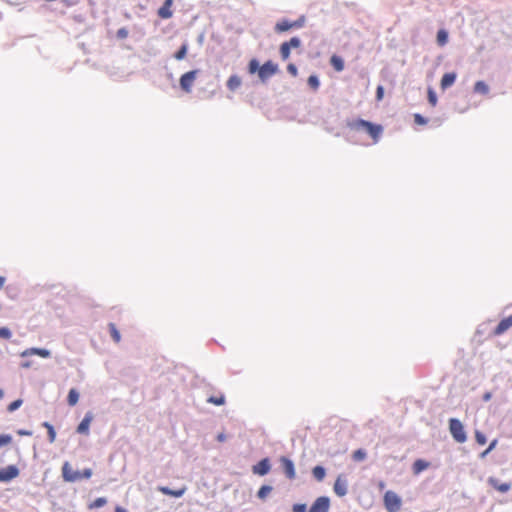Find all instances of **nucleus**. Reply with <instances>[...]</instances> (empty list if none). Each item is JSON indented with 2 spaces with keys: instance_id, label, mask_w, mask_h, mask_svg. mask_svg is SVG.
Listing matches in <instances>:
<instances>
[{
  "instance_id": "obj_1",
  "label": "nucleus",
  "mask_w": 512,
  "mask_h": 512,
  "mask_svg": "<svg viewBox=\"0 0 512 512\" xmlns=\"http://www.w3.org/2000/svg\"><path fill=\"white\" fill-rule=\"evenodd\" d=\"M350 130L355 132L365 131L377 143L382 135L383 127L380 124H375L363 119H354L347 122Z\"/></svg>"
},
{
  "instance_id": "obj_2",
  "label": "nucleus",
  "mask_w": 512,
  "mask_h": 512,
  "mask_svg": "<svg viewBox=\"0 0 512 512\" xmlns=\"http://www.w3.org/2000/svg\"><path fill=\"white\" fill-rule=\"evenodd\" d=\"M449 430L456 442L464 443L467 440L464 426L460 420L451 418L449 420Z\"/></svg>"
},
{
  "instance_id": "obj_3",
  "label": "nucleus",
  "mask_w": 512,
  "mask_h": 512,
  "mask_svg": "<svg viewBox=\"0 0 512 512\" xmlns=\"http://www.w3.org/2000/svg\"><path fill=\"white\" fill-rule=\"evenodd\" d=\"M68 469H69V463H64L63 467H62V473H63V478L66 480V481H69V482H74V481H77V480H80V479H89L91 476H92V470L90 468H86L82 471H76V472H73L72 474H68Z\"/></svg>"
},
{
  "instance_id": "obj_4",
  "label": "nucleus",
  "mask_w": 512,
  "mask_h": 512,
  "mask_svg": "<svg viewBox=\"0 0 512 512\" xmlns=\"http://www.w3.org/2000/svg\"><path fill=\"white\" fill-rule=\"evenodd\" d=\"M304 23H305V18L304 16L300 17L299 19L295 20V21H290V20H287V19H282L280 21H278L275 25V31L277 33H283V32H286L290 29H298V28H301L304 26Z\"/></svg>"
},
{
  "instance_id": "obj_5",
  "label": "nucleus",
  "mask_w": 512,
  "mask_h": 512,
  "mask_svg": "<svg viewBox=\"0 0 512 512\" xmlns=\"http://www.w3.org/2000/svg\"><path fill=\"white\" fill-rule=\"evenodd\" d=\"M384 505L388 512H398L401 509V499L393 491H387L384 495Z\"/></svg>"
},
{
  "instance_id": "obj_6",
  "label": "nucleus",
  "mask_w": 512,
  "mask_h": 512,
  "mask_svg": "<svg viewBox=\"0 0 512 512\" xmlns=\"http://www.w3.org/2000/svg\"><path fill=\"white\" fill-rule=\"evenodd\" d=\"M197 74H198V70H191V71L184 73L180 77V80H179L180 87L184 92L190 93L192 91V87L196 80Z\"/></svg>"
},
{
  "instance_id": "obj_7",
  "label": "nucleus",
  "mask_w": 512,
  "mask_h": 512,
  "mask_svg": "<svg viewBox=\"0 0 512 512\" xmlns=\"http://www.w3.org/2000/svg\"><path fill=\"white\" fill-rule=\"evenodd\" d=\"M300 46L301 40L298 37H292L289 41L283 42L279 50L282 60H287L290 57L291 48H298Z\"/></svg>"
},
{
  "instance_id": "obj_8",
  "label": "nucleus",
  "mask_w": 512,
  "mask_h": 512,
  "mask_svg": "<svg viewBox=\"0 0 512 512\" xmlns=\"http://www.w3.org/2000/svg\"><path fill=\"white\" fill-rule=\"evenodd\" d=\"M277 70L278 66L276 64H274L272 61H267L259 68L258 76L262 81H265L269 77L276 74Z\"/></svg>"
},
{
  "instance_id": "obj_9",
  "label": "nucleus",
  "mask_w": 512,
  "mask_h": 512,
  "mask_svg": "<svg viewBox=\"0 0 512 512\" xmlns=\"http://www.w3.org/2000/svg\"><path fill=\"white\" fill-rule=\"evenodd\" d=\"M19 469L14 465H9L6 468L0 469V482H9L18 477Z\"/></svg>"
},
{
  "instance_id": "obj_10",
  "label": "nucleus",
  "mask_w": 512,
  "mask_h": 512,
  "mask_svg": "<svg viewBox=\"0 0 512 512\" xmlns=\"http://www.w3.org/2000/svg\"><path fill=\"white\" fill-rule=\"evenodd\" d=\"M329 507V498L322 496L314 501L308 512H328Z\"/></svg>"
},
{
  "instance_id": "obj_11",
  "label": "nucleus",
  "mask_w": 512,
  "mask_h": 512,
  "mask_svg": "<svg viewBox=\"0 0 512 512\" xmlns=\"http://www.w3.org/2000/svg\"><path fill=\"white\" fill-rule=\"evenodd\" d=\"M347 479L343 475H339L334 483L333 490L339 497H343L347 494Z\"/></svg>"
},
{
  "instance_id": "obj_12",
  "label": "nucleus",
  "mask_w": 512,
  "mask_h": 512,
  "mask_svg": "<svg viewBox=\"0 0 512 512\" xmlns=\"http://www.w3.org/2000/svg\"><path fill=\"white\" fill-rule=\"evenodd\" d=\"M512 327V314L502 319L499 324L494 328L492 334L494 336H500L508 331Z\"/></svg>"
},
{
  "instance_id": "obj_13",
  "label": "nucleus",
  "mask_w": 512,
  "mask_h": 512,
  "mask_svg": "<svg viewBox=\"0 0 512 512\" xmlns=\"http://www.w3.org/2000/svg\"><path fill=\"white\" fill-rule=\"evenodd\" d=\"M92 420H93V414L91 412H87L85 414L84 418L82 419V421L77 426V429H76L77 433L83 434V435H88L90 424H91Z\"/></svg>"
},
{
  "instance_id": "obj_14",
  "label": "nucleus",
  "mask_w": 512,
  "mask_h": 512,
  "mask_svg": "<svg viewBox=\"0 0 512 512\" xmlns=\"http://www.w3.org/2000/svg\"><path fill=\"white\" fill-rule=\"evenodd\" d=\"M280 461L282 464V469H283L285 475L287 476V478H289L291 480L294 479L296 476V473H295V467H294L293 462L286 457H282Z\"/></svg>"
},
{
  "instance_id": "obj_15",
  "label": "nucleus",
  "mask_w": 512,
  "mask_h": 512,
  "mask_svg": "<svg viewBox=\"0 0 512 512\" xmlns=\"http://www.w3.org/2000/svg\"><path fill=\"white\" fill-rule=\"evenodd\" d=\"M173 0H165L164 4L158 9L157 14L161 19H169L173 15Z\"/></svg>"
},
{
  "instance_id": "obj_16",
  "label": "nucleus",
  "mask_w": 512,
  "mask_h": 512,
  "mask_svg": "<svg viewBox=\"0 0 512 512\" xmlns=\"http://www.w3.org/2000/svg\"><path fill=\"white\" fill-rule=\"evenodd\" d=\"M252 471L257 475H266L270 471V462L268 458H264L253 466Z\"/></svg>"
},
{
  "instance_id": "obj_17",
  "label": "nucleus",
  "mask_w": 512,
  "mask_h": 512,
  "mask_svg": "<svg viewBox=\"0 0 512 512\" xmlns=\"http://www.w3.org/2000/svg\"><path fill=\"white\" fill-rule=\"evenodd\" d=\"M20 355H21V357L38 355L42 358H48V357H50L51 353L49 350L44 349V348H28V349L24 350Z\"/></svg>"
},
{
  "instance_id": "obj_18",
  "label": "nucleus",
  "mask_w": 512,
  "mask_h": 512,
  "mask_svg": "<svg viewBox=\"0 0 512 512\" xmlns=\"http://www.w3.org/2000/svg\"><path fill=\"white\" fill-rule=\"evenodd\" d=\"M488 483L497 491L501 493H506L510 490L511 484L510 483H500L498 479L490 477L488 479Z\"/></svg>"
},
{
  "instance_id": "obj_19",
  "label": "nucleus",
  "mask_w": 512,
  "mask_h": 512,
  "mask_svg": "<svg viewBox=\"0 0 512 512\" xmlns=\"http://www.w3.org/2000/svg\"><path fill=\"white\" fill-rule=\"evenodd\" d=\"M158 491L161 492L162 494L164 495H168V496H172V497H181L184 495V493L186 492V487L183 486L182 488L178 489V490H172L166 486H159L158 487Z\"/></svg>"
},
{
  "instance_id": "obj_20",
  "label": "nucleus",
  "mask_w": 512,
  "mask_h": 512,
  "mask_svg": "<svg viewBox=\"0 0 512 512\" xmlns=\"http://www.w3.org/2000/svg\"><path fill=\"white\" fill-rule=\"evenodd\" d=\"M456 73H445L441 79L440 86L443 90L452 86L456 80Z\"/></svg>"
},
{
  "instance_id": "obj_21",
  "label": "nucleus",
  "mask_w": 512,
  "mask_h": 512,
  "mask_svg": "<svg viewBox=\"0 0 512 512\" xmlns=\"http://www.w3.org/2000/svg\"><path fill=\"white\" fill-rule=\"evenodd\" d=\"M242 84V80L238 75H231L227 80V88L230 91H236Z\"/></svg>"
},
{
  "instance_id": "obj_22",
  "label": "nucleus",
  "mask_w": 512,
  "mask_h": 512,
  "mask_svg": "<svg viewBox=\"0 0 512 512\" xmlns=\"http://www.w3.org/2000/svg\"><path fill=\"white\" fill-rule=\"evenodd\" d=\"M330 64L334 68L335 71L341 72L344 69V61L338 55H332L330 58Z\"/></svg>"
},
{
  "instance_id": "obj_23",
  "label": "nucleus",
  "mask_w": 512,
  "mask_h": 512,
  "mask_svg": "<svg viewBox=\"0 0 512 512\" xmlns=\"http://www.w3.org/2000/svg\"><path fill=\"white\" fill-rule=\"evenodd\" d=\"M429 467V463L425 460L418 459L413 463L412 469L414 474H419Z\"/></svg>"
},
{
  "instance_id": "obj_24",
  "label": "nucleus",
  "mask_w": 512,
  "mask_h": 512,
  "mask_svg": "<svg viewBox=\"0 0 512 512\" xmlns=\"http://www.w3.org/2000/svg\"><path fill=\"white\" fill-rule=\"evenodd\" d=\"M474 92L482 95H487L489 93V86L484 81H477L474 84Z\"/></svg>"
},
{
  "instance_id": "obj_25",
  "label": "nucleus",
  "mask_w": 512,
  "mask_h": 512,
  "mask_svg": "<svg viewBox=\"0 0 512 512\" xmlns=\"http://www.w3.org/2000/svg\"><path fill=\"white\" fill-rule=\"evenodd\" d=\"M436 40H437V44L439 46H441V47L445 46L448 42V32L444 29H440L437 32Z\"/></svg>"
},
{
  "instance_id": "obj_26",
  "label": "nucleus",
  "mask_w": 512,
  "mask_h": 512,
  "mask_svg": "<svg viewBox=\"0 0 512 512\" xmlns=\"http://www.w3.org/2000/svg\"><path fill=\"white\" fill-rule=\"evenodd\" d=\"M79 400V393L76 389L72 388L69 390L68 396H67V402L69 406H75L78 403Z\"/></svg>"
},
{
  "instance_id": "obj_27",
  "label": "nucleus",
  "mask_w": 512,
  "mask_h": 512,
  "mask_svg": "<svg viewBox=\"0 0 512 512\" xmlns=\"http://www.w3.org/2000/svg\"><path fill=\"white\" fill-rule=\"evenodd\" d=\"M43 427H45L47 429V434H48V440L50 443H54L55 440H56V432L54 430V427L48 423V422H44L42 424Z\"/></svg>"
},
{
  "instance_id": "obj_28",
  "label": "nucleus",
  "mask_w": 512,
  "mask_h": 512,
  "mask_svg": "<svg viewBox=\"0 0 512 512\" xmlns=\"http://www.w3.org/2000/svg\"><path fill=\"white\" fill-rule=\"evenodd\" d=\"M108 327H109V331H110V335H111L112 339L116 343H119L121 340V335H120V332L118 331L116 325L114 323H109Z\"/></svg>"
},
{
  "instance_id": "obj_29",
  "label": "nucleus",
  "mask_w": 512,
  "mask_h": 512,
  "mask_svg": "<svg viewBox=\"0 0 512 512\" xmlns=\"http://www.w3.org/2000/svg\"><path fill=\"white\" fill-rule=\"evenodd\" d=\"M312 474L317 481H322L325 477V469L322 466H315Z\"/></svg>"
},
{
  "instance_id": "obj_30",
  "label": "nucleus",
  "mask_w": 512,
  "mask_h": 512,
  "mask_svg": "<svg viewBox=\"0 0 512 512\" xmlns=\"http://www.w3.org/2000/svg\"><path fill=\"white\" fill-rule=\"evenodd\" d=\"M187 51H188V45L186 43H184L180 47V49L174 54V58L178 61L183 60L187 55Z\"/></svg>"
},
{
  "instance_id": "obj_31",
  "label": "nucleus",
  "mask_w": 512,
  "mask_h": 512,
  "mask_svg": "<svg viewBox=\"0 0 512 512\" xmlns=\"http://www.w3.org/2000/svg\"><path fill=\"white\" fill-rule=\"evenodd\" d=\"M271 491H272V487H271V486L263 485V486L258 490L257 496H258L260 499H265V498L270 494V492H271Z\"/></svg>"
},
{
  "instance_id": "obj_32",
  "label": "nucleus",
  "mask_w": 512,
  "mask_h": 512,
  "mask_svg": "<svg viewBox=\"0 0 512 512\" xmlns=\"http://www.w3.org/2000/svg\"><path fill=\"white\" fill-rule=\"evenodd\" d=\"M106 503H107L106 498L99 497V498L95 499L92 503L89 504V508L90 509L100 508V507H103L104 505H106Z\"/></svg>"
},
{
  "instance_id": "obj_33",
  "label": "nucleus",
  "mask_w": 512,
  "mask_h": 512,
  "mask_svg": "<svg viewBox=\"0 0 512 512\" xmlns=\"http://www.w3.org/2000/svg\"><path fill=\"white\" fill-rule=\"evenodd\" d=\"M308 85L314 90H318L319 86H320V82H319V79L316 75H311L308 77Z\"/></svg>"
},
{
  "instance_id": "obj_34",
  "label": "nucleus",
  "mask_w": 512,
  "mask_h": 512,
  "mask_svg": "<svg viewBox=\"0 0 512 512\" xmlns=\"http://www.w3.org/2000/svg\"><path fill=\"white\" fill-rule=\"evenodd\" d=\"M208 402L212 403L214 405L220 406L225 403V397H224V395L211 396L208 398Z\"/></svg>"
},
{
  "instance_id": "obj_35",
  "label": "nucleus",
  "mask_w": 512,
  "mask_h": 512,
  "mask_svg": "<svg viewBox=\"0 0 512 512\" xmlns=\"http://www.w3.org/2000/svg\"><path fill=\"white\" fill-rule=\"evenodd\" d=\"M259 63L256 59H252L250 62H249V65H248V70H249V73L250 74H254L255 72H258L259 73Z\"/></svg>"
},
{
  "instance_id": "obj_36",
  "label": "nucleus",
  "mask_w": 512,
  "mask_h": 512,
  "mask_svg": "<svg viewBox=\"0 0 512 512\" xmlns=\"http://www.w3.org/2000/svg\"><path fill=\"white\" fill-rule=\"evenodd\" d=\"M366 458V452L362 449H358L353 453V459L355 461H362Z\"/></svg>"
},
{
  "instance_id": "obj_37",
  "label": "nucleus",
  "mask_w": 512,
  "mask_h": 512,
  "mask_svg": "<svg viewBox=\"0 0 512 512\" xmlns=\"http://www.w3.org/2000/svg\"><path fill=\"white\" fill-rule=\"evenodd\" d=\"M428 101L433 107L437 105L436 93L431 88L428 89Z\"/></svg>"
},
{
  "instance_id": "obj_38",
  "label": "nucleus",
  "mask_w": 512,
  "mask_h": 512,
  "mask_svg": "<svg viewBox=\"0 0 512 512\" xmlns=\"http://www.w3.org/2000/svg\"><path fill=\"white\" fill-rule=\"evenodd\" d=\"M475 439L479 445H484L487 441L486 436L480 431L475 432Z\"/></svg>"
},
{
  "instance_id": "obj_39",
  "label": "nucleus",
  "mask_w": 512,
  "mask_h": 512,
  "mask_svg": "<svg viewBox=\"0 0 512 512\" xmlns=\"http://www.w3.org/2000/svg\"><path fill=\"white\" fill-rule=\"evenodd\" d=\"M22 405V400L21 399H17L13 402H11L9 405H8V411L9 412H13L15 410H17L20 406Z\"/></svg>"
},
{
  "instance_id": "obj_40",
  "label": "nucleus",
  "mask_w": 512,
  "mask_h": 512,
  "mask_svg": "<svg viewBox=\"0 0 512 512\" xmlns=\"http://www.w3.org/2000/svg\"><path fill=\"white\" fill-rule=\"evenodd\" d=\"M11 336H12V333L8 328H6V327L0 328V338L10 339Z\"/></svg>"
},
{
  "instance_id": "obj_41",
  "label": "nucleus",
  "mask_w": 512,
  "mask_h": 512,
  "mask_svg": "<svg viewBox=\"0 0 512 512\" xmlns=\"http://www.w3.org/2000/svg\"><path fill=\"white\" fill-rule=\"evenodd\" d=\"M12 438L8 434L0 435V447L5 446L11 442Z\"/></svg>"
},
{
  "instance_id": "obj_42",
  "label": "nucleus",
  "mask_w": 512,
  "mask_h": 512,
  "mask_svg": "<svg viewBox=\"0 0 512 512\" xmlns=\"http://www.w3.org/2000/svg\"><path fill=\"white\" fill-rule=\"evenodd\" d=\"M414 122L418 125H425L427 123V119H425L422 115L416 113L414 114Z\"/></svg>"
},
{
  "instance_id": "obj_43",
  "label": "nucleus",
  "mask_w": 512,
  "mask_h": 512,
  "mask_svg": "<svg viewBox=\"0 0 512 512\" xmlns=\"http://www.w3.org/2000/svg\"><path fill=\"white\" fill-rule=\"evenodd\" d=\"M287 71L293 76L296 77L298 75V70L295 64L289 63L287 65Z\"/></svg>"
},
{
  "instance_id": "obj_44",
  "label": "nucleus",
  "mask_w": 512,
  "mask_h": 512,
  "mask_svg": "<svg viewBox=\"0 0 512 512\" xmlns=\"http://www.w3.org/2000/svg\"><path fill=\"white\" fill-rule=\"evenodd\" d=\"M384 97V88L382 86H378L376 89V99L377 101H381Z\"/></svg>"
},
{
  "instance_id": "obj_45",
  "label": "nucleus",
  "mask_w": 512,
  "mask_h": 512,
  "mask_svg": "<svg viewBox=\"0 0 512 512\" xmlns=\"http://www.w3.org/2000/svg\"><path fill=\"white\" fill-rule=\"evenodd\" d=\"M293 512H306V505L305 504H295L292 508Z\"/></svg>"
},
{
  "instance_id": "obj_46",
  "label": "nucleus",
  "mask_w": 512,
  "mask_h": 512,
  "mask_svg": "<svg viewBox=\"0 0 512 512\" xmlns=\"http://www.w3.org/2000/svg\"><path fill=\"white\" fill-rule=\"evenodd\" d=\"M17 434L20 435V436H31L32 432L28 431V430L20 429V430L17 431Z\"/></svg>"
},
{
  "instance_id": "obj_47",
  "label": "nucleus",
  "mask_w": 512,
  "mask_h": 512,
  "mask_svg": "<svg viewBox=\"0 0 512 512\" xmlns=\"http://www.w3.org/2000/svg\"><path fill=\"white\" fill-rule=\"evenodd\" d=\"M217 440H218L219 442H223V441H225V440H226V435H225L224 433H219V434L217 435Z\"/></svg>"
},
{
  "instance_id": "obj_48",
  "label": "nucleus",
  "mask_w": 512,
  "mask_h": 512,
  "mask_svg": "<svg viewBox=\"0 0 512 512\" xmlns=\"http://www.w3.org/2000/svg\"><path fill=\"white\" fill-rule=\"evenodd\" d=\"M497 444V440H493L490 445L488 446V450L492 451Z\"/></svg>"
},
{
  "instance_id": "obj_49",
  "label": "nucleus",
  "mask_w": 512,
  "mask_h": 512,
  "mask_svg": "<svg viewBox=\"0 0 512 512\" xmlns=\"http://www.w3.org/2000/svg\"><path fill=\"white\" fill-rule=\"evenodd\" d=\"M118 35H119L120 37H126V36H127V32H126L124 29H120V30L118 31Z\"/></svg>"
},
{
  "instance_id": "obj_50",
  "label": "nucleus",
  "mask_w": 512,
  "mask_h": 512,
  "mask_svg": "<svg viewBox=\"0 0 512 512\" xmlns=\"http://www.w3.org/2000/svg\"><path fill=\"white\" fill-rule=\"evenodd\" d=\"M5 277L4 276H0V290L3 288L4 284H5Z\"/></svg>"
},
{
  "instance_id": "obj_51",
  "label": "nucleus",
  "mask_w": 512,
  "mask_h": 512,
  "mask_svg": "<svg viewBox=\"0 0 512 512\" xmlns=\"http://www.w3.org/2000/svg\"><path fill=\"white\" fill-rule=\"evenodd\" d=\"M115 512H127V510H126V509H124V508H123V507H121V506H116V508H115Z\"/></svg>"
},
{
  "instance_id": "obj_52",
  "label": "nucleus",
  "mask_w": 512,
  "mask_h": 512,
  "mask_svg": "<svg viewBox=\"0 0 512 512\" xmlns=\"http://www.w3.org/2000/svg\"><path fill=\"white\" fill-rule=\"evenodd\" d=\"M491 451L488 450V448L481 453V457L484 458L487 454H489Z\"/></svg>"
},
{
  "instance_id": "obj_53",
  "label": "nucleus",
  "mask_w": 512,
  "mask_h": 512,
  "mask_svg": "<svg viewBox=\"0 0 512 512\" xmlns=\"http://www.w3.org/2000/svg\"><path fill=\"white\" fill-rule=\"evenodd\" d=\"M30 365H31V364H30L29 362H24V363H22V364H21V366H22L23 368H29V367H30Z\"/></svg>"
},
{
  "instance_id": "obj_54",
  "label": "nucleus",
  "mask_w": 512,
  "mask_h": 512,
  "mask_svg": "<svg viewBox=\"0 0 512 512\" xmlns=\"http://www.w3.org/2000/svg\"><path fill=\"white\" fill-rule=\"evenodd\" d=\"M484 399H485V400H489V399H490V394H489V393L485 394V395H484Z\"/></svg>"
},
{
  "instance_id": "obj_55",
  "label": "nucleus",
  "mask_w": 512,
  "mask_h": 512,
  "mask_svg": "<svg viewBox=\"0 0 512 512\" xmlns=\"http://www.w3.org/2000/svg\"><path fill=\"white\" fill-rule=\"evenodd\" d=\"M4 396V391L2 389H0V399L3 398Z\"/></svg>"
},
{
  "instance_id": "obj_56",
  "label": "nucleus",
  "mask_w": 512,
  "mask_h": 512,
  "mask_svg": "<svg viewBox=\"0 0 512 512\" xmlns=\"http://www.w3.org/2000/svg\"><path fill=\"white\" fill-rule=\"evenodd\" d=\"M74 471L71 469V467L69 466V469H68V474H72Z\"/></svg>"
},
{
  "instance_id": "obj_57",
  "label": "nucleus",
  "mask_w": 512,
  "mask_h": 512,
  "mask_svg": "<svg viewBox=\"0 0 512 512\" xmlns=\"http://www.w3.org/2000/svg\"><path fill=\"white\" fill-rule=\"evenodd\" d=\"M67 5H70L71 2L69 0H63Z\"/></svg>"
}]
</instances>
